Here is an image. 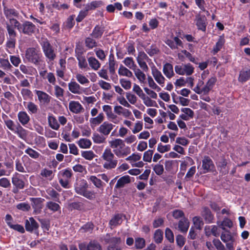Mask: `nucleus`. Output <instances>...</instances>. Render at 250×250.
Instances as JSON below:
<instances>
[{"mask_svg":"<svg viewBox=\"0 0 250 250\" xmlns=\"http://www.w3.org/2000/svg\"><path fill=\"white\" fill-rule=\"evenodd\" d=\"M250 78V67L242 69L238 77V81L241 83L247 81Z\"/></svg>","mask_w":250,"mask_h":250,"instance_id":"bb28decb","label":"nucleus"},{"mask_svg":"<svg viewBox=\"0 0 250 250\" xmlns=\"http://www.w3.org/2000/svg\"><path fill=\"white\" fill-rule=\"evenodd\" d=\"M101 158L104 161L103 167L105 169L111 170L117 167L118 160L110 148L108 147L106 148L104 150Z\"/></svg>","mask_w":250,"mask_h":250,"instance_id":"f257e3e1","label":"nucleus"},{"mask_svg":"<svg viewBox=\"0 0 250 250\" xmlns=\"http://www.w3.org/2000/svg\"><path fill=\"white\" fill-rule=\"evenodd\" d=\"M78 247L80 250H102L101 245L96 240H91L88 244L80 243Z\"/></svg>","mask_w":250,"mask_h":250,"instance_id":"423d86ee","label":"nucleus"},{"mask_svg":"<svg viewBox=\"0 0 250 250\" xmlns=\"http://www.w3.org/2000/svg\"><path fill=\"white\" fill-rule=\"evenodd\" d=\"M0 67L4 70H10L12 67L8 59L0 58Z\"/></svg>","mask_w":250,"mask_h":250,"instance_id":"69168bd1","label":"nucleus"},{"mask_svg":"<svg viewBox=\"0 0 250 250\" xmlns=\"http://www.w3.org/2000/svg\"><path fill=\"white\" fill-rule=\"evenodd\" d=\"M141 99L143 100V103L147 107L154 106L156 104L154 101L152 100L148 96H146L145 94L142 96Z\"/></svg>","mask_w":250,"mask_h":250,"instance_id":"6e6d98bb","label":"nucleus"},{"mask_svg":"<svg viewBox=\"0 0 250 250\" xmlns=\"http://www.w3.org/2000/svg\"><path fill=\"white\" fill-rule=\"evenodd\" d=\"M13 132L17 134L20 138L23 140H26L28 134V131L19 123L17 124V128H15V130Z\"/></svg>","mask_w":250,"mask_h":250,"instance_id":"b1692460","label":"nucleus"},{"mask_svg":"<svg viewBox=\"0 0 250 250\" xmlns=\"http://www.w3.org/2000/svg\"><path fill=\"white\" fill-rule=\"evenodd\" d=\"M54 85L55 95L58 99L61 100V98L63 97L64 90L58 85Z\"/></svg>","mask_w":250,"mask_h":250,"instance_id":"680f3d73","label":"nucleus"},{"mask_svg":"<svg viewBox=\"0 0 250 250\" xmlns=\"http://www.w3.org/2000/svg\"><path fill=\"white\" fill-rule=\"evenodd\" d=\"M151 72L153 77L157 83L161 86H163L165 83V78L161 72L153 64L151 66Z\"/></svg>","mask_w":250,"mask_h":250,"instance_id":"9b49d317","label":"nucleus"},{"mask_svg":"<svg viewBox=\"0 0 250 250\" xmlns=\"http://www.w3.org/2000/svg\"><path fill=\"white\" fill-rule=\"evenodd\" d=\"M218 170L223 175L229 172V167L228 165V162L224 158H221L216 163Z\"/></svg>","mask_w":250,"mask_h":250,"instance_id":"4468645a","label":"nucleus"},{"mask_svg":"<svg viewBox=\"0 0 250 250\" xmlns=\"http://www.w3.org/2000/svg\"><path fill=\"white\" fill-rule=\"evenodd\" d=\"M104 120V114L103 113H101L96 117L91 118L90 119V123L91 125H96L101 124Z\"/></svg>","mask_w":250,"mask_h":250,"instance_id":"3c124183","label":"nucleus"},{"mask_svg":"<svg viewBox=\"0 0 250 250\" xmlns=\"http://www.w3.org/2000/svg\"><path fill=\"white\" fill-rule=\"evenodd\" d=\"M81 155L85 159L89 161L92 160L95 157V154L92 150L82 151Z\"/></svg>","mask_w":250,"mask_h":250,"instance_id":"4d7b16f0","label":"nucleus"},{"mask_svg":"<svg viewBox=\"0 0 250 250\" xmlns=\"http://www.w3.org/2000/svg\"><path fill=\"white\" fill-rule=\"evenodd\" d=\"M69 109L70 111L74 113H80L83 108L79 102L71 101L69 103Z\"/></svg>","mask_w":250,"mask_h":250,"instance_id":"aec40b11","label":"nucleus"},{"mask_svg":"<svg viewBox=\"0 0 250 250\" xmlns=\"http://www.w3.org/2000/svg\"><path fill=\"white\" fill-rule=\"evenodd\" d=\"M114 111L119 115H123L125 118H128L132 115L131 112L128 109L123 107L121 105H116L114 107Z\"/></svg>","mask_w":250,"mask_h":250,"instance_id":"412c9836","label":"nucleus"},{"mask_svg":"<svg viewBox=\"0 0 250 250\" xmlns=\"http://www.w3.org/2000/svg\"><path fill=\"white\" fill-rule=\"evenodd\" d=\"M204 83L202 80H199L196 86L193 88V90L198 94H204Z\"/></svg>","mask_w":250,"mask_h":250,"instance_id":"e2e57ef3","label":"nucleus"},{"mask_svg":"<svg viewBox=\"0 0 250 250\" xmlns=\"http://www.w3.org/2000/svg\"><path fill=\"white\" fill-rule=\"evenodd\" d=\"M125 97L130 104H135L137 103L138 100L137 96L130 92H126Z\"/></svg>","mask_w":250,"mask_h":250,"instance_id":"603ef678","label":"nucleus"},{"mask_svg":"<svg viewBox=\"0 0 250 250\" xmlns=\"http://www.w3.org/2000/svg\"><path fill=\"white\" fill-rule=\"evenodd\" d=\"M25 57L28 62L37 65L41 62L42 54L39 49L30 47L26 50Z\"/></svg>","mask_w":250,"mask_h":250,"instance_id":"7ed1b4c3","label":"nucleus"},{"mask_svg":"<svg viewBox=\"0 0 250 250\" xmlns=\"http://www.w3.org/2000/svg\"><path fill=\"white\" fill-rule=\"evenodd\" d=\"M16 40V38H8L6 43V50L7 52L11 54L12 51L15 47Z\"/></svg>","mask_w":250,"mask_h":250,"instance_id":"58836bf2","label":"nucleus"},{"mask_svg":"<svg viewBox=\"0 0 250 250\" xmlns=\"http://www.w3.org/2000/svg\"><path fill=\"white\" fill-rule=\"evenodd\" d=\"M123 62L127 67L132 70L137 67L133 59L131 57H126L123 60Z\"/></svg>","mask_w":250,"mask_h":250,"instance_id":"37998d69","label":"nucleus"},{"mask_svg":"<svg viewBox=\"0 0 250 250\" xmlns=\"http://www.w3.org/2000/svg\"><path fill=\"white\" fill-rule=\"evenodd\" d=\"M49 126L53 129L58 130L60 128V124L54 116L49 114L47 117Z\"/></svg>","mask_w":250,"mask_h":250,"instance_id":"c85d7f7f","label":"nucleus"},{"mask_svg":"<svg viewBox=\"0 0 250 250\" xmlns=\"http://www.w3.org/2000/svg\"><path fill=\"white\" fill-rule=\"evenodd\" d=\"M23 105L30 114H36L38 112V107L35 103L32 102L23 103Z\"/></svg>","mask_w":250,"mask_h":250,"instance_id":"f704fd0d","label":"nucleus"},{"mask_svg":"<svg viewBox=\"0 0 250 250\" xmlns=\"http://www.w3.org/2000/svg\"><path fill=\"white\" fill-rule=\"evenodd\" d=\"M202 163V167L204 170L209 171L214 167L213 162L208 156H205Z\"/></svg>","mask_w":250,"mask_h":250,"instance_id":"2f4dec72","label":"nucleus"},{"mask_svg":"<svg viewBox=\"0 0 250 250\" xmlns=\"http://www.w3.org/2000/svg\"><path fill=\"white\" fill-rule=\"evenodd\" d=\"M181 111L183 113L180 115V118L183 120L188 121L193 118L194 116L193 111L189 108H182Z\"/></svg>","mask_w":250,"mask_h":250,"instance_id":"4be33fe9","label":"nucleus"},{"mask_svg":"<svg viewBox=\"0 0 250 250\" xmlns=\"http://www.w3.org/2000/svg\"><path fill=\"white\" fill-rule=\"evenodd\" d=\"M97 188H103L104 184L101 179L98 178L94 175L90 176L88 179Z\"/></svg>","mask_w":250,"mask_h":250,"instance_id":"09e8293b","label":"nucleus"},{"mask_svg":"<svg viewBox=\"0 0 250 250\" xmlns=\"http://www.w3.org/2000/svg\"><path fill=\"white\" fill-rule=\"evenodd\" d=\"M45 57L49 61H53L56 58V51L47 39H43L40 43Z\"/></svg>","mask_w":250,"mask_h":250,"instance_id":"20e7f679","label":"nucleus"},{"mask_svg":"<svg viewBox=\"0 0 250 250\" xmlns=\"http://www.w3.org/2000/svg\"><path fill=\"white\" fill-rule=\"evenodd\" d=\"M85 46L89 49H92L97 46V42L91 37H87L85 40Z\"/></svg>","mask_w":250,"mask_h":250,"instance_id":"0e129e2a","label":"nucleus"},{"mask_svg":"<svg viewBox=\"0 0 250 250\" xmlns=\"http://www.w3.org/2000/svg\"><path fill=\"white\" fill-rule=\"evenodd\" d=\"M118 73L120 76L126 77L128 78H131L133 76L132 72L122 64L120 65Z\"/></svg>","mask_w":250,"mask_h":250,"instance_id":"72a5a7b5","label":"nucleus"},{"mask_svg":"<svg viewBox=\"0 0 250 250\" xmlns=\"http://www.w3.org/2000/svg\"><path fill=\"white\" fill-rule=\"evenodd\" d=\"M131 182L130 177L128 175H125L119 178L115 186V189L124 188L125 185Z\"/></svg>","mask_w":250,"mask_h":250,"instance_id":"cd10ccee","label":"nucleus"},{"mask_svg":"<svg viewBox=\"0 0 250 250\" xmlns=\"http://www.w3.org/2000/svg\"><path fill=\"white\" fill-rule=\"evenodd\" d=\"M89 66L94 70H98L101 66L99 62L94 57H89L88 59Z\"/></svg>","mask_w":250,"mask_h":250,"instance_id":"49530a36","label":"nucleus"},{"mask_svg":"<svg viewBox=\"0 0 250 250\" xmlns=\"http://www.w3.org/2000/svg\"><path fill=\"white\" fill-rule=\"evenodd\" d=\"M163 72L168 79L171 78L174 75L173 66L169 63H166L164 65Z\"/></svg>","mask_w":250,"mask_h":250,"instance_id":"c756f323","label":"nucleus"},{"mask_svg":"<svg viewBox=\"0 0 250 250\" xmlns=\"http://www.w3.org/2000/svg\"><path fill=\"white\" fill-rule=\"evenodd\" d=\"M10 21L20 32H22L24 34L30 35L35 31V25L30 21H26L22 24L15 19H10Z\"/></svg>","mask_w":250,"mask_h":250,"instance_id":"f03ea898","label":"nucleus"},{"mask_svg":"<svg viewBox=\"0 0 250 250\" xmlns=\"http://www.w3.org/2000/svg\"><path fill=\"white\" fill-rule=\"evenodd\" d=\"M69 90L73 94H80L83 92V87L74 81H71L68 84Z\"/></svg>","mask_w":250,"mask_h":250,"instance_id":"6ab92c4d","label":"nucleus"},{"mask_svg":"<svg viewBox=\"0 0 250 250\" xmlns=\"http://www.w3.org/2000/svg\"><path fill=\"white\" fill-rule=\"evenodd\" d=\"M221 239L224 243H227L229 241H234L233 237L229 230H226L225 232L222 233Z\"/></svg>","mask_w":250,"mask_h":250,"instance_id":"c03bdc74","label":"nucleus"},{"mask_svg":"<svg viewBox=\"0 0 250 250\" xmlns=\"http://www.w3.org/2000/svg\"><path fill=\"white\" fill-rule=\"evenodd\" d=\"M77 144L80 148L86 149L90 147L92 143L89 139L82 138L78 141Z\"/></svg>","mask_w":250,"mask_h":250,"instance_id":"79ce46f5","label":"nucleus"},{"mask_svg":"<svg viewBox=\"0 0 250 250\" xmlns=\"http://www.w3.org/2000/svg\"><path fill=\"white\" fill-rule=\"evenodd\" d=\"M103 32V29L101 27L97 25L94 28L90 36L95 39H99L102 36Z\"/></svg>","mask_w":250,"mask_h":250,"instance_id":"a18cd8bd","label":"nucleus"},{"mask_svg":"<svg viewBox=\"0 0 250 250\" xmlns=\"http://www.w3.org/2000/svg\"><path fill=\"white\" fill-rule=\"evenodd\" d=\"M25 152L28 154L31 158L36 159H38L40 154L36 150L33 149L30 147H28L25 150Z\"/></svg>","mask_w":250,"mask_h":250,"instance_id":"338daca9","label":"nucleus"},{"mask_svg":"<svg viewBox=\"0 0 250 250\" xmlns=\"http://www.w3.org/2000/svg\"><path fill=\"white\" fill-rule=\"evenodd\" d=\"M154 240L157 244L161 243L163 239V231L160 229H156L154 234Z\"/></svg>","mask_w":250,"mask_h":250,"instance_id":"8fccbe9b","label":"nucleus"},{"mask_svg":"<svg viewBox=\"0 0 250 250\" xmlns=\"http://www.w3.org/2000/svg\"><path fill=\"white\" fill-rule=\"evenodd\" d=\"M6 28L9 35V38H16L17 36V33L15 30L16 28L14 24H12L11 22L9 23H6Z\"/></svg>","mask_w":250,"mask_h":250,"instance_id":"a19ab883","label":"nucleus"},{"mask_svg":"<svg viewBox=\"0 0 250 250\" xmlns=\"http://www.w3.org/2000/svg\"><path fill=\"white\" fill-rule=\"evenodd\" d=\"M92 140L95 143L102 144L105 142L106 138L103 134H99L97 133H94L93 134Z\"/></svg>","mask_w":250,"mask_h":250,"instance_id":"de8ad7c7","label":"nucleus"},{"mask_svg":"<svg viewBox=\"0 0 250 250\" xmlns=\"http://www.w3.org/2000/svg\"><path fill=\"white\" fill-rule=\"evenodd\" d=\"M21 175L16 173L14 174L12 178V183L13 185L16 187L13 189L14 192H17L18 189H23L24 187V182L21 179Z\"/></svg>","mask_w":250,"mask_h":250,"instance_id":"1a4fd4ad","label":"nucleus"},{"mask_svg":"<svg viewBox=\"0 0 250 250\" xmlns=\"http://www.w3.org/2000/svg\"><path fill=\"white\" fill-rule=\"evenodd\" d=\"M114 155L119 158H124L131 152L130 148L129 146H121L117 149H113Z\"/></svg>","mask_w":250,"mask_h":250,"instance_id":"f8f14e48","label":"nucleus"},{"mask_svg":"<svg viewBox=\"0 0 250 250\" xmlns=\"http://www.w3.org/2000/svg\"><path fill=\"white\" fill-rule=\"evenodd\" d=\"M109 144L111 148L117 149L121 146H124V144L122 140L120 139H116L109 142Z\"/></svg>","mask_w":250,"mask_h":250,"instance_id":"bf43d9fd","label":"nucleus"},{"mask_svg":"<svg viewBox=\"0 0 250 250\" xmlns=\"http://www.w3.org/2000/svg\"><path fill=\"white\" fill-rule=\"evenodd\" d=\"M4 13L6 17L9 19V22H10V19H13L12 17H17L19 15L18 12L14 9L4 8Z\"/></svg>","mask_w":250,"mask_h":250,"instance_id":"4c0bfd02","label":"nucleus"},{"mask_svg":"<svg viewBox=\"0 0 250 250\" xmlns=\"http://www.w3.org/2000/svg\"><path fill=\"white\" fill-rule=\"evenodd\" d=\"M77 81L81 84L85 85L89 83L88 79L83 74L77 73L75 76Z\"/></svg>","mask_w":250,"mask_h":250,"instance_id":"13d9d810","label":"nucleus"},{"mask_svg":"<svg viewBox=\"0 0 250 250\" xmlns=\"http://www.w3.org/2000/svg\"><path fill=\"white\" fill-rule=\"evenodd\" d=\"M17 116L19 122L24 126L29 123L30 120L29 116L25 111H20L18 113Z\"/></svg>","mask_w":250,"mask_h":250,"instance_id":"393cba45","label":"nucleus"},{"mask_svg":"<svg viewBox=\"0 0 250 250\" xmlns=\"http://www.w3.org/2000/svg\"><path fill=\"white\" fill-rule=\"evenodd\" d=\"M175 72L180 75L190 76L194 72V68L189 63L177 65L174 67Z\"/></svg>","mask_w":250,"mask_h":250,"instance_id":"39448f33","label":"nucleus"},{"mask_svg":"<svg viewBox=\"0 0 250 250\" xmlns=\"http://www.w3.org/2000/svg\"><path fill=\"white\" fill-rule=\"evenodd\" d=\"M137 62H147L149 65L153 64L151 60L148 58L147 55L143 51H140L138 53V56L136 58Z\"/></svg>","mask_w":250,"mask_h":250,"instance_id":"c9c22d12","label":"nucleus"},{"mask_svg":"<svg viewBox=\"0 0 250 250\" xmlns=\"http://www.w3.org/2000/svg\"><path fill=\"white\" fill-rule=\"evenodd\" d=\"M202 215L206 223L210 224L213 222L214 215L208 208L206 207L203 208Z\"/></svg>","mask_w":250,"mask_h":250,"instance_id":"5701e85b","label":"nucleus"},{"mask_svg":"<svg viewBox=\"0 0 250 250\" xmlns=\"http://www.w3.org/2000/svg\"><path fill=\"white\" fill-rule=\"evenodd\" d=\"M133 71L139 82L141 83H146V76L144 72L140 69L137 68V67L133 70Z\"/></svg>","mask_w":250,"mask_h":250,"instance_id":"473e14b6","label":"nucleus"},{"mask_svg":"<svg viewBox=\"0 0 250 250\" xmlns=\"http://www.w3.org/2000/svg\"><path fill=\"white\" fill-rule=\"evenodd\" d=\"M135 247L137 249H142L146 245V241L143 238L138 237L135 240Z\"/></svg>","mask_w":250,"mask_h":250,"instance_id":"5fc2aeb1","label":"nucleus"},{"mask_svg":"<svg viewBox=\"0 0 250 250\" xmlns=\"http://www.w3.org/2000/svg\"><path fill=\"white\" fill-rule=\"evenodd\" d=\"M35 93L38 97L40 104H48L50 103L51 97L45 92L35 90Z\"/></svg>","mask_w":250,"mask_h":250,"instance_id":"ddd939ff","label":"nucleus"},{"mask_svg":"<svg viewBox=\"0 0 250 250\" xmlns=\"http://www.w3.org/2000/svg\"><path fill=\"white\" fill-rule=\"evenodd\" d=\"M192 221L196 229L201 230L204 225V222L202 219L199 216H195L193 218Z\"/></svg>","mask_w":250,"mask_h":250,"instance_id":"864d4df0","label":"nucleus"},{"mask_svg":"<svg viewBox=\"0 0 250 250\" xmlns=\"http://www.w3.org/2000/svg\"><path fill=\"white\" fill-rule=\"evenodd\" d=\"M21 94L23 97V99L25 100H27L32 98V92L30 90L27 88H22L21 90Z\"/></svg>","mask_w":250,"mask_h":250,"instance_id":"774afa93","label":"nucleus"},{"mask_svg":"<svg viewBox=\"0 0 250 250\" xmlns=\"http://www.w3.org/2000/svg\"><path fill=\"white\" fill-rule=\"evenodd\" d=\"M115 126L112 124L108 122H104L97 129V131L105 136H108L113 127Z\"/></svg>","mask_w":250,"mask_h":250,"instance_id":"9d476101","label":"nucleus"},{"mask_svg":"<svg viewBox=\"0 0 250 250\" xmlns=\"http://www.w3.org/2000/svg\"><path fill=\"white\" fill-rule=\"evenodd\" d=\"M204 230L205 235L208 237L211 235L218 237L220 235V230L216 225L206 226Z\"/></svg>","mask_w":250,"mask_h":250,"instance_id":"2eb2a0df","label":"nucleus"},{"mask_svg":"<svg viewBox=\"0 0 250 250\" xmlns=\"http://www.w3.org/2000/svg\"><path fill=\"white\" fill-rule=\"evenodd\" d=\"M115 61L114 55L111 53L109 56L108 59V69L110 74H113L115 72Z\"/></svg>","mask_w":250,"mask_h":250,"instance_id":"ea45409f","label":"nucleus"},{"mask_svg":"<svg viewBox=\"0 0 250 250\" xmlns=\"http://www.w3.org/2000/svg\"><path fill=\"white\" fill-rule=\"evenodd\" d=\"M39 225L37 222L33 217H30L29 220L26 219L25 221V228L27 231L33 232L35 231L36 233H38V229Z\"/></svg>","mask_w":250,"mask_h":250,"instance_id":"6e6552de","label":"nucleus"},{"mask_svg":"<svg viewBox=\"0 0 250 250\" xmlns=\"http://www.w3.org/2000/svg\"><path fill=\"white\" fill-rule=\"evenodd\" d=\"M88 188V184L86 180L81 179L78 180L75 184V191L82 194Z\"/></svg>","mask_w":250,"mask_h":250,"instance_id":"dca6fc26","label":"nucleus"},{"mask_svg":"<svg viewBox=\"0 0 250 250\" xmlns=\"http://www.w3.org/2000/svg\"><path fill=\"white\" fill-rule=\"evenodd\" d=\"M105 242L109 244L107 250H122L119 246L121 243V238L120 237H113L109 238H105Z\"/></svg>","mask_w":250,"mask_h":250,"instance_id":"0eeeda50","label":"nucleus"},{"mask_svg":"<svg viewBox=\"0 0 250 250\" xmlns=\"http://www.w3.org/2000/svg\"><path fill=\"white\" fill-rule=\"evenodd\" d=\"M165 43L171 49H178V47H183V44L182 41L177 37H175L173 40L168 39L166 41Z\"/></svg>","mask_w":250,"mask_h":250,"instance_id":"f3484780","label":"nucleus"},{"mask_svg":"<svg viewBox=\"0 0 250 250\" xmlns=\"http://www.w3.org/2000/svg\"><path fill=\"white\" fill-rule=\"evenodd\" d=\"M41 175L50 181L53 179L54 176L52 170L46 168H44L41 171Z\"/></svg>","mask_w":250,"mask_h":250,"instance_id":"052dcab7","label":"nucleus"},{"mask_svg":"<svg viewBox=\"0 0 250 250\" xmlns=\"http://www.w3.org/2000/svg\"><path fill=\"white\" fill-rule=\"evenodd\" d=\"M216 82V79L214 77H211L208 80L206 84L204 86L203 91L205 95L208 93L209 91L213 88Z\"/></svg>","mask_w":250,"mask_h":250,"instance_id":"e433bc0d","label":"nucleus"},{"mask_svg":"<svg viewBox=\"0 0 250 250\" xmlns=\"http://www.w3.org/2000/svg\"><path fill=\"white\" fill-rule=\"evenodd\" d=\"M189 227V222L187 218L183 217L178 222V229L183 233H186Z\"/></svg>","mask_w":250,"mask_h":250,"instance_id":"a878e982","label":"nucleus"},{"mask_svg":"<svg viewBox=\"0 0 250 250\" xmlns=\"http://www.w3.org/2000/svg\"><path fill=\"white\" fill-rule=\"evenodd\" d=\"M207 19L205 16L197 15L195 18L196 25L199 30L205 31L207 26Z\"/></svg>","mask_w":250,"mask_h":250,"instance_id":"a211bd4d","label":"nucleus"},{"mask_svg":"<svg viewBox=\"0 0 250 250\" xmlns=\"http://www.w3.org/2000/svg\"><path fill=\"white\" fill-rule=\"evenodd\" d=\"M123 216V214L117 213L109 221V225L110 226L116 227L120 225L123 222L122 217ZM125 217V215H124Z\"/></svg>","mask_w":250,"mask_h":250,"instance_id":"7c9ffc66","label":"nucleus"}]
</instances>
